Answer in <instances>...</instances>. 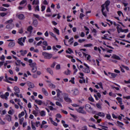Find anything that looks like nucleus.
Instances as JSON below:
<instances>
[{"instance_id":"nucleus-1","label":"nucleus","mask_w":130,"mask_h":130,"mask_svg":"<svg viewBox=\"0 0 130 130\" xmlns=\"http://www.w3.org/2000/svg\"><path fill=\"white\" fill-rule=\"evenodd\" d=\"M62 94L64 97V101L66 102L67 103L72 102V100L68 97L69 95L68 94L65 93H62Z\"/></svg>"},{"instance_id":"nucleus-2","label":"nucleus","mask_w":130,"mask_h":130,"mask_svg":"<svg viewBox=\"0 0 130 130\" xmlns=\"http://www.w3.org/2000/svg\"><path fill=\"white\" fill-rule=\"evenodd\" d=\"M85 108L87 111L89 113L92 112L94 113L95 111L93 110V109L91 107V106L89 104H86L85 106Z\"/></svg>"},{"instance_id":"nucleus-3","label":"nucleus","mask_w":130,"mask_h":130,"mask_svg":"<svg viewBox=\"0 0 130 130\" xmlns=\"http://www.w3.org/2000/svg\"><path fill=\"white\" fill-rule=\"evenodd\" d=\"M42 55L44 56L45 58L50 59L52 56V55L51 54H49L46 52H43L42 53Z\"/></svg>"},{"instance_id":"nucleus-4","label":"nucleus","mask_w":130,"mask_h":130,"mask_svg":"<svg viewBox=\"0 0 130 130\" xmlns=\"http://www.w3.org/2000/svg\"><path fill=\"white\" fill-rule=\"evenodd\" d=\"M84 108V107H79L78 109L76 108L75 110L77 112L79 113H81L84 114H86V112L85 111L83 110Z\"/></svg>"},{"instance_id":"nucleus-5","label":"nucleus","mask_w":130,"mask_h":130,"mask_svg":"<svg viewBox=\"0 0 130 130\" xmlns=\"http://www.w3.org/2000/svg\"><path fill=\"white\" fill-rule=\"evenodd\" d=\"M101 7H102L101 12L102 13V14L105 17H106L107 16V12L106 11H104V10L105 9V7L104 6V5H102Z\"/></svg>"},{"instance_id":"nucleus-6","label":"nucleus","mask_w":130,"mask_h":130,"mask_svg":"<svg viewBox=\"0 0 130 130\" xmlns=\"http://www.w3.org/2000/svg\"><path fill=\"white\" fill-rule=\"evenodd\" d=\"M27 84L29 88H33L34 87V84L30 82H27Z\"/></svg>"},{"instance_id":"nucleus-7","label":"nucleus","mask_w":130,"mask_h":130,"mask_svg":"<svg viewBox=\"0 0 130 130\" xmlns=\"http://www.w3.org/2000/svg\"><path fill=\"white\" fill-rule=\"evenodd\" d=\"M89 68H84L82 70L85 73H89L90 72Z\"/></svg>"},{"instance_id":"nucleus-8","label":"nucleus","mask_w":130,"mask_h":130,"mask_svg":"<svg viewBox=\"0 0 130 130\" xmlns=\"http://www.w3.org/2000/svg\"><path fill=\"white\" fill-rule=\"evenodd\" d=\"M18 18L21 20H23L25 18L24 15L22 14H19L18 16Z\"/></svg>"},{"instance_id":"nucleus-9","label":"nucleus","mask_w":130,"mask_h":130,"mask_svg":"<svg viewBox=\"0 0 130 130\" xmlns=\"http://www.w3.org/2000/svg\"><path fill=\"white\" fill-rule=\"evenodd\" d=\"M49 120H50V121L51 122V123L54 126H57L58 124L57 123H56V122H55L52 119V118L51 117H50L49 118Z\"/></svg>"},{"instance_id":"nucleus-10","label":"nucleus","mask_w":130,"mask_h":130,"mask_svg":"<svg viewBox=\"0 0 130 130\" xmlns=\"http://www.w3.org/2000/svg\"><path fill=\"white\" fill-rule=\"evenodd\" d=\"M35 102L38 104L41 105L43 104V102L41 100H35Z\"/></svg>"},{"instance_id":"nucleus-11","label":"nucleus","mask_w":130,"mask_h":130,"mask_svg":"<svg viewBox=\"0 0 130 130\" xmlns=\"http://www.w3.org/2000/svg\"><path fill=\"white\" fill-rule=\"evenodd\" d=\"M20 53H21V55L22 56H24L26 54L27 52V51L26 50L23 51V50H21L19 51Z\"/></svg>"},{"instance_id":"nucleus-12","label":"nucleus","mask_w":130,"mask_h":130,"mask_svg":"<svg viewBox=\"0 0 130 130\" xmlns=\"http://www.w3.org/2000/svg\"><path fill=\"white\" fill-rule=\"evenodd\" d=\"M14 90L15 91V93H19L20 92V90L19 88L17 86H15L14 88Z\"/></svg>"},{"instance_id":"nucleus-13","label":"nucleus","mask_w":130,"mask_h":130,"mask_svg":"<svg viewBox=\"0 0 130 130\" xmlns=\"http://www.w3.org/2000/svg\"><path fill=\"white\" fill-rule=\"evenodd\" d=\"M32 24L35 27H36L38 24V21L37 20H33Z\"/></svg>"},{"instance_id":"nucleus-14","label":"nucleus","mask_w":130,"mask_h":130,"mask_svg":"<svg viewBox=\"0 0 130 130\" xmlns=\"http://www.w3.org/2000/svg\"><path fill=\"white\" fill-rule=\"evenodd\" d=\"M5 118L9 121H10L11 120V116L9 115H6L5 116Z\"/></svg>"},{"instance_id":"nucleus-15","label":"nucleus","mask_w":130,"mask_h":130,"mask_svg":"<svg viewBox=\"0 0 130 130\" xmlns=\"http://www.w3.org/2000/svg\"><path fill=\"white\" fill-rule=\"evenodd\" d=\"M112 58H114L118 60H120L121 59V58L120 57L116 55H113L112 56Z\"/></svg>"},{"instance_id":"nucleus-16","label":"nucleus","mask_w":130,"mask_h":130,"mask_svg":"<svg viewBox=\"0 0 130 130\" xmlns=\"http://www.w3.org/2000/svg\"><path fill=\"white\" fill-rule=\"evenodd\" d=\"M22 38H21L18 39V43L21 46H23L24 44L22 42Z\"/></svg>"},{"instance_id":"nucleus-17","label":"nucleus","mask_w":130,"mask_h":130,"mask_svg":"<svg viewBox=\"0 0 130 130\" xmlns=\"http://www.w3.org/2000/svg\"><path fill=\"white\" fill-rule=\"evenodd\" d=\"M14 26L13 24H10L7 25L6 26V28L9 29L11 28Z\"/></svg>"},{"instance_id":"nucleus-18","label":"nucleus","mask_w":130,"mask_h":130,"mask_svg":"<svg viewBox=\"0 0 130 130\" xmlns=\"http://www.w3.org/2000/svg\"><path fill=\"white\" fill-rule=\"evenodd\" d=\"M96 115L102 117H104L105 116L104 113L103 112H99L98 113L96 114Z\"/></svg>"},{"instance_id":"nucleus-19","label":"nucleus","mask_w":130,"mask_h":130,"mask_svg":"<svg viewBox=\"0 0 130 130\" xmlns=\"http://www.w3.org/2000/svg\"><path fill=\"white\" fill-rule=\"evenodd\" d=\"M33 28L31 26H28L27 28V30L29 32L30 34H31L32 32V30H33Z\"/></svg>"},{"instance_id":"nucleus-20","label":"nucleus","mask_w":130,"mask_h":130,"mask_svg":"<svg viewBox=\"0 0 130 130\" xmlns=\"http://www.w3.org/2000/svg\"><path fill=\"white\" fill-rule=\"evenodd\" d=\"M46 70L47 72L50 73L51 74L53 75V72L52 70L49 68H47L46 69Z\"/></svg>"},{"instance_id":"nucleus-21","label":"nucleus","mask_w":130,"mask_h":130,"mask_svg":"<svg viewBox=\"0 0 130 130\" xmlns=\"http://www.w3.org/2000/svg\"><path fill=\"white\" fill-rule=\"evenodd\" d=\"M79 93L78 90L77 89H75L73 90V94L75 95H77Z\"/></svg>"},{"instance_id":"nucleus-22","label":"nucleus","mask_w":130,"mask_h":130,"mask_svg":"<svg viewBox=\"0 0 130 130\" xmlns=\"http://www.w3.org/2000/svg\"><path fill=\"white\" fill-rule=\"evenodd\" d=\"M15 44L14 42H10L8 44V46L10 47H12L15 46Z\"/></svg>"},{"instance_id":"nucleus-23","label":"nucleus","mask_w":130,"mask_h":130,"mask_svg":"<svg viewBox=\"0 0 130 130\" xmlns=\"http://www.w3.org/2000/svg\"><path fill=\"white\" fill-rule=\"evenodd\" d=\"M42 91L44 94L46 96H47L48 95V94L47 92L45 90L44 88H42Z\"/></svg>"},{"instance_id":"nucleus-24","label":"nucleus","mask_w":130,"mask_h":130,"mask_svg":"<svg viewBox=\"0 0 130 130\" xmlns=\"http://www.w3.org/2000/svg\"><path fill=\"white\" fill-rule=\"evenodd\" d=\"M57 93V97H59L60 95V93H62V92L60 91L59 89H57L56 90Z\"/></svg>"},{"instance_id":"nucleus-25","label":"nucleus","mask_w":130,"mask_h":130,"mask_svg":"<svg viewBox=\"0 0 130 130\" xmlns=\"http://www.w3.org/2000/svg\"><path fill=\"white\" fill-rule=\"evenodd\" d=\"M53 30L58 35H59V30L57 29L56 28L54 27L53 29Z\"/></svg>"},{"instance_id":"nucleus-26","label":"nucleus","mask_w":130,"mask_h":130,"mask_svg":"<svg viewBox=\"0 0 130 130\" xmlns=\"http://www.w3.org/2000/svg\"><path fill=\"white\" fill-rule=\"evenodd\" d=\"M110 1H109V0H107V1H106L104 4V6H105H105H108L109 4H110Z\"/></svg>"},{"instance_id":"nucleus-27","label":"nucleus","mask_w":130,"mask_h":130,"mask_svg":"<svg viewBox=\"0 0 130 130\" xmlns=\"http://www.w3.org/2000/svg\"><path fill=\"white\" fill-rule=\"evenodd\" d=\"M118 74H117L112 73L111 74V77H110V78H114L116 77L117 76Z\"/></svg>"},{"instance_id":"nucleus-28","label":"nucleus","mask_w":130,"mask_h":130,"mask_svg":"<svg viewBox=\"0 0 130 130\" xmlns=\"http://www.w3.org/2000/svg\"><path fill=\"white\" fill-rule=\"evenodd\" d=\"M29 65L32 68H34V67H36V63L35 62L32 63H30L29 64Z\"/></svg>"},{"instance_id":"nucleus-29","label":"nucleus","mask_w":130,"mask_h":130,"mask_svg":"<svg viewBox=\"0 0 130 130\" xmlns=\"http://www.w3.org/2000/svg\"><path fill=\"white\" fill-rule=\"evenodd\" d=\"M71 72V71L68 69L67 71H66L64 72V73L67 75H68L70 74Z\"/></svg>"},{"instance_id":"nucleus-30","label":"nucleus","mask_w":130,"mask_h":130,"mask_svg":"<svg viewBox=\"0 0 130 130\" xmlns=\"http://www.w3.org/2000/svg\"><path fill=\"white\" fill-rule=\"evenodd\" d=\"M40 113V115L41 116H44L45 115V112L43 110L41 111Z\"/></svg>"},{"instance_id":"nucleus-31","label":"nucleus","mask_w":130,"mask_h":130,"mask_svg":"<svg viewBox=\"0 0 130 130\" xmlns=\"http://www.w3.org/2000/svg\"><path fill=\"white\" fill-rule=\"evenodd\" d=\"M36 110H34L33 111L32 113L35 115V116H37V114H38V112H37L36 111L38 110V109H35Z\"/></svg>"},{"instance_id":"nucleus-32","label":"nucleus","mask_w":130,"mask_h":130,"mask_svg":"<svg viewBox=\"0 0 130 130\" xmlns=\"http://www.w3.org/2000/svg\"><path fill=\"white\" fill-rule=\"evenodd\" d=\"M68 50L70 52H69L68 50H66V52L67 53L70 54L72 52H73L72 50L70 48H68Z\"/></svg>"},{"instance_id":"nucleus-33","label":"nucleus","mask_w":130,"mask_h":130,"mask_svg":"<svg viewBox=\"0 0 130 130\" xmlns=\"http://www.w3.org/2000/svg\"><path fill=\"white\" fill-rule=\"evenodd\" d=\"M24 111H22L20 113L19 115V118H21L22 116H24Z\"/></svg>"},{"instance_id":"nucleus-34","label":"nucleus","mask_w":130,"mask_h":130,"mask_svg":"<svg viewBox=\"0 0 130 130\" xmlns=\"http://www.w3.org/2000/svg\"><path fill=\"white\" fill-rule=\"evenodd\" d=\"M58 98L56 99V100L58 101H59L61 102H63V99H62L61 98H60V96L59 97H58Z\"/></svg>"},{"instance_id":"nucleus-35","label":"nucleus","mask_w":130,"mask_h":130,"mask_svg":"<svg viewBox=\"0 0 130 130\" xmlns=\"http://www.w3.org/2000/svg\"><path fill=\"white\" fill-rule=\"evenodd\" d=\"M121 66L122 67L124 68L126 70H127L128 71V70H129V68L128 67L125 66L123 64L121 65Z\"/></svg>"},{"instance_id":"nucleus-36","label":"nucleus","mask_w":130,"mask_h":130,"mask_svg":"<svg viewBox=\"0 0 130 130\" xmlns=\"http://www.w3.org/2000/svg\"><path fill=\"white\" fill-rule=\"evenodd\" d=\"M37 69V67H34V68H32L31 71L32 72L35 73Z\"/></svg>"},{"instance_id":"nucleus-37","label":"nucleus","mask_w":130,"mask_h":130,"mask_svg":"<svg viewBox=\"0 0 130 130\" xmlns=\"http://www.w3.org/2000/svg\"><path fill=\"white\" fill-rule=\"evenodd\" d=\"M92 46V44L90 43L84 45V46L85 47H90Z\"/></svg>"},{"instance_id":"nucleus-38","label":"nucleus","mask_w":130,"mask_h":130,"mask_svg":"<svg viewBox=\"0 0 130 130\" xmlns=\"http://www.w3.org/2000/svg\"><path fill=\"white\" fill-rule=\"evenodd\" d=\"M7 9L3 7H0V11H5Z\"/></svg>"},{"instance_id":"nucleus-39","label":"nucleus","mask_w":130,"mask_h":130,"mask_svg":"<svg viewBox=\"0 0 130 130\" xmlns=\"http://www.w3.org/2000/svg\"><path fill=\"white\" fill-rule=\"evenodd\" d=\"M13 22V20L12 19H10L6 22V24H11V23Z\"/></svg>"},{"instance_id":"nucleus-40","label":"nucleus","mask_w":130,"mask_h":130,"mask_svg":"<svg viewBox=\"0 0 130 130\" xmlns=\"http://www.w3.org/2000/svg\"><path fill=\"white\" fill-rule=\"evenodd\" d=\"M75 78L74 77H72L71 78V79L70 80L69 82H71L72 84H74L75 83L74 82V80Z\"/></svg>"},{"instance_id":"nucleus-41","label":"nucleus","mask_w":130,"mask_h":130,"mask_svg":"<svg viewBox=\"0 0 130 130\" xmlns=\"http://www.w3.org/2000/svg\"><path fill=\"white\" fill-rule=\"evenodd\" d=\"M14 112V111L13 109H12V111L10 110H9L8 113L10 115H12V114Z\"/></svg>"},{"instance_id":"nucleus-42","label":"nucleus","mask_w":130,"mask_h":130,"mask_svg":"<svg viewBox=\"0 0 130 130\" xmlns=\"http://www.w3.org/2000/svg\"><path fill=\"white\" fill-rule=\"evenodd\" d=\"M56 105L58 106L62 107V105L58 101H57L56 102Z\"/></svg>"},{"instance_id":"nucleus-43","label":"nucleus","mask_w":130,"mask_h":130,"mask_svg":"<svg viewBox=\"0 0 130 130\" xmlns=\"http://www.w3.org/2000/svg\"><path fill=\"white\" fill-rule=\"evenodd\" d=\"M73 37L71 38L68 41L69 42H70L71 41V42H70V44H71L73 42Z\"/></svg>"},{"instance_id":"nucleus-44","label":"nucleus","mask_w":130,"mask_h":130,"mask_svg":"<svg viewBox=\"0 0 130 130\" xmlns=\"http://www.w3.org/2000/svg\"><path fill=\"white\" fill-rule=\"evenodd\" d=\"M24 120L23 118H22L21 119H19V123L20 124H22Z\"/></svg>"},{"instance_id":"nucleus-45","label":"nucleus","mask_w":130,"mask_h":130,"mask_svg":"<svg viewBox=\"0 0 130 130\" xmlns=\"http://www.w3.org/2000/svg\"><path fill=\"white\" fill-rule=\"evenodd\" d=\"M117 100V101H118V103H119L120 102H121V101H122V99L120 97H117L116 98Z\"/></svg>"},{"instance_id":"nucleus-46","label":"nucleus","mask_w":130,"mask_h":130,"mask_svg":"<svg viewBox=\"0 0 130 130\" xmlns=\"http://www.w3.org/2000/svg\"><path fill=\"white\" fill-rule=\"evenodd\" d=\"M108 34H106L104 35V37H102V38L104 39H108L106 38L107 36L108 35Z\"/></svg>"},{"instance_id":"nucleus-47","label":"nucleus","mask_w":130,"mask_h":130,"mask_svg":"<svg viewBox=\"0 0 130 130\" xmlns=\"http://www.w3.org/2000/svg\"><path fill=\"white\" fill-rule=\"evenodd\" d=\"M49 33L50 35L53 37H56V35L53 34V32H49Z\"/></svg>"},{"instance_id":"nucleus-48","label":"nucleus","mask_w":130,"mask_h":130,"mask_svg":"<svg viewBox=\"0 0 130 130\" xmlns=\"http://www.w3.org/2000/svg\"><path fill=\"white\" fill-rule=\"evenodd\" d=\"M2 17H4L7 14V13H5L2 12L0 13Z\"/></svg>"},{"instance_id":"nucleus-49","label":"nucleus","mask_w":130,"mask_h":130,"mask_svg":"<svg viewBox=\"0 0 130 130\" xmlns=\"http://www.w3.org/2000/svg\"><path fill=\"white\" fill-rule=\"evenodd\" d=\"M56 117L58 118H60L62 117L60 113H57L56 116Z\"/></svg>"},{"instance_id":"nucleus-50","label":"nucleus","mask_w":130,"mask_h":130,"mask_svg":"<svg viewBox=\"0 0 130 130\" xmlns=\"http://www.w3.org/2000/svg\"><path fill=\"white\" fill-rule=\"evenodd\" d=\"M43 45L45 46H47L48 45V44L47 42L46 41H44L42 43Z\"/></svg>"},{"instance_id":"nucleus-51","label":"nucleus","mask_w":130,"mask_h":130,"mask_svg":"<svg viewBox=\"0 0 130 130\" xmlns=\"http://www.w3.org/2000/svg\"><path fill=\"white\" fill-rule=\"evenodd\" d=\"M35 10H37L38 11H39V6L38 5L36 7H35Z\"/></svg>"},{"instance_id":"nucleus-52","label":"nucleus","mask_w":130,"mask_h":130,"mask_svg":"<svg viewBox=\"0 0 130 130\" xmlns=\"http://www.w3.org/2000/svg\"><path fill=\"white\" fill-rule=\"evenodd\" d=\"M106 117L107 119L110 120L111 118V116L109 114H107Z\"/></svg>"},{"instance_id":"nucleus-53","label":"nucleus","mask_w":130,"mask_h":130,"mask_svg":"<svg viewBox=\"0 0 130 130\" xmlns=\"http://www.w3.org/2000/svg\"><path fill=\"white\" fill-rule=\"evenodd\" d=\"M40 124L39 121L37 122L36 123V126L37 127H38Z\"/></svg>"},{"instance_id":"nucleus-54","label":"nucleus","mask_w":130,"mask_h":130,"mask_svg":"<svg viewBox=\"0 0 130 130\" xmlns=\"http://www.w3.org/2000/svg\"><path fill=\"white\" fill-rule=\"evenodd\" d=\"M31 127L34 130H35L36 129V127L35 126L33 125V123L32 122H31Z\"/></svg>"},{"instance_id":"nucleus-55","label":"nucleus","mask_w":130,"mask_h":130,"mask_svg":"<svg viewBox=\"0 0 130 130\" xmlns=\"http://www.w3.org/2000/svg\"><path fill=\"white\" fill-rule=\"evenodd\" d=\"M96 106L99 109H100L101 108V105L99 103H97L96 104Z\"/></svg>"},{"instance_id":"nucleus-56","label":"nucleus","mask_w":130,"mask_h":130,"mask_svg":"<svg viewBox=\"0 0 130 130\" xmlns=\"http://www.w3.org/2000/svg\"><path fill=\"white\" fill-rule=\"evenodd\" d=\"M117 13L118 15L120 16L121 14H122V15H123V14L122 12L121 11H118L117 12Z\"/></svg>"},{"instance_id":"nucleus-57","label":"nucleus","mask_w":130,"mask_h":130,"mask_svg":"<svg viewBox=\"0 0 130 130\" xmlns=\"http://www.w3.org/2000/svg\"><path fill=\"white\" fill-rule=\"evenodd\" d=\"M117 124H118L119 125H121L122 126L124 125V124L123 123H122V122H120L119 121H117Z\"/></svg>"},{"instance_id":"nucleus-58","label":"nucleus","mask_w":130,"mask_h":130,"mask_svg":"<svg viewBox=\"0 0 130 130\" xmlns=\"http://www.w3.org/2000/svg\"><path fill=\"white\" fill-rule=\"evenodd\" d=\"M100 86V88H102V89H103V87L102 86V84L101 82H100L99 83H98V84Z\"/></svg>"},{"instance_id":"nucleus-59","label":"nucleus","mask_w":130,"mask_h":130,"mask_svg":"<svg viewBox=\"0 0 130 130\" xmlns=\"http://www.w3.org/2000/svg\"><path fill=\"white\" fill-rule=\"evenodd\" d=\"M56 69L57 70H59L60 69V64H58L56 65Z\"/></svg>"},{"instance_id":"nucleus-60","label":"nucleus","mask_w":130,"mask_h":130,"mask_svg":"<svg viewBox=\"0 0 130 130\" xmlns=\"http://www.w3.org/2000/svg\"><path fill=\"white\" fill-rule=\"evenodd\" d=\"M2 6H3L8 7H9V5L7 4H2Z\"/></svg>"},{"instance_id":"nucleus-61","label":"nucleus","mask_w":130,"mask_h":130,"mask_svg":"<svg viewBox=\"0 0 130 130\" xmlns=\"http://www.w3.org/2000/svg\"><path fill=\"white\" fill-rule=\"evenodd\" d=\"M85 16L82 13H80V18L81 19H82V18Z\"/></svg>"},{"instance_id":"nucleus-62","label":"nucleus","mask_w":130,"mask_h":130,"mask_svg":"<svg viewBox=\"0 0 130 130\" xmlns=\"http://www.w3.org/2000/svg\"><path fill=\"white\" fill-rule=\"evenodd\" d=\"M89 100L91 102H93L94 101V99L92 97L89 98Z\"/></svg>"},{"instance_id":"nucleus-63","label":"nucleus","mask_w":130,"mask_h":130,"mask_svg":"<svg viewBox=\"0 0 130 130\" xmlns=\"http://www.w3.org/2000/svg\"><path fill=\"white\" fill-rule=\"evenodd\" d=\"M45 7L44 6H42L41 7V11H44L45 9Z\"/></svg>"},{"instance_id":"nucleus-64","label":"nucleus","mask_w":130,"mask_h":130,"mask_svg":"<svg viewBox=\"0 0 130 130\" xmlns=\"http://www.w3.org/2000/svg\"><path fill=\"white\" fill-rule=\"evenodd\" d=\"M26 2V1L23 0L20 3V5L23 4H24V3H25Z\"/></svg>"}]
</instances>
